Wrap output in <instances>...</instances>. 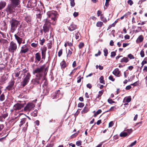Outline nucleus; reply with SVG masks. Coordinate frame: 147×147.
I'll list each match as a JSON object with an SVG mask.
<instances>
[{
	"instance_id": "f257e3e1",
	"label": "nucleus",
	"mask_w": 147,
	"mask_h": 147,
	"mask_svg": "<svg viewBox=\"0 0 147 147\" xmlns=\"http://www.w3.org/2000/svg\"><path fill=\"white\" fill-rule=\"evenodd\" d=\"M43 21L44 23L43 27V30L45 33L49 32V29L51 28V24H52L53 25L55 24V22H51L50 19H48L47 18L45 19Z\"/></svg>"
},
{
	"instance_id": "f03ea898",
	"label": "nucleus",
	"mask_w": 147,
	"mask_h": 147,
	"mask_svg": "<svg viewBox=\"0 0 147 147\" xmlns=\"http://www.w3.org/2000/svg\"><path fill=\"white\" fill-rule=\"evenodd\" d=\"M45 65H44L37 67L35 70L33 71V73L34 74H36V75H40V77H43V73L45 71V74L47 68H45Z\"/></svg>"
},
{
	"instance_id": "7ed1b4c3",
	"label": "nucleus",
	"mask_w": 147,
	"mask_h": 147,
	"mask_svg": "<svg viewBox=\"0 0 147 147\" xmlns=\"http://www.w3.org/2000/svg\"><path fill=\"white\" fill-rule=\"evenodd\" d=\"M11 24L10 31L13 33L16 30V28L20 24V22L15 19L11 18L9 21Z\"/></svg>"
},
{
	"instance_id": "20e7f679",
	"label": "nucleus",
	"mask_w": 147,
	"mask_h": 147,
	"mask_svg": "<svg viewBox=\"0 0 147 147\" xmlns=\"http://www.w3.org/2000/svg\"><path fill=\"white\" fill-rule=\"evenodd\" d=\"M18 49L17 45L16 42L13 41H11L10 42L8 48V50L9 52L13 54L18 50Z\"/></svg>"
},
{
	"instance_id": "39448f33",
	"label": "nucleus",
	"mask_w": 147,
	"mask_h": 147,
	"mask_svg": "<svg viewBox=\"0 0 147 147\" xmlns=\"http://www.w3.org/2000/svg\"><path fill=\"white\" fill-rule=\"evenodd\" d=\"M47 14L48 17L47 18L50 19L51 21L55 23L57 19V12L55 11H49L47 13Z\"/></svg>"
},
{
	"instance_id": "423d86ee",
	"label": "nucleus",
	"mask_w": 147,
	"mask_h": 147,
	"mask_svg": "<svg viewBox=\"0 0 147 147\" xmlns=\"http://www.w3.org/2000/svg\"><path fill=\"white\" fill-rule=\"evenodd\" d=\"M23 73H25V77L23 79V81L21 83L23 87L25 86L28 82L31 76L30 73L26 71V70L24 69Z\"/></svg>"
},
{
	"instance_id": "0eeeda50",
	"label": "nucleus",
	"mask_w": 147,
	"mask_h": 147,
	"mask_svg": "<svg viewBox=\"0 0 147 147\" xmlns=\"http://www.w3.org/2000/svg\"><path fill=\"white\" fill-rule=\"evenodd\" d=\"M36 78L32 80L31 82L34 84H41L42 82V80H45V77H40V75H36Z\"/></svg>"
},
{
	"instance_id": "6e6552de",
	"label": "nucleus",
	"mask_w": 147,
	"mask_h": 147,
	"mask_svg": "<svg viewBox=\"0 0 147 147\" xmlns=\"http://www.w3.org/2000/svg\"><path fill=\"white\" fill-rule=\"evenodd\" d=\"M19 8L20 7L14 4H9L6 8L7 12L10 13H13L15 11L16 7Z\"/></svg>"
},
{
	"instance_id": "1a4fd4ad",
	"label": "nucleus",
	"mask_w": 147,
	"mask_h": 147,
	"mask_svg": "<svg viewBox=\"0 0 147 147\" xmlns=\"http://www.w3.org/2000/svg\"><path fill=\"white\" fill-rule=\"evenodd\" d=\"M37 3L36 0H30L28 1L26 5V7L28 8L32 9L36 5Z\"/></svg>"
},
{
	"instance_id": "9d476101",
	"label": "nucleus",
	"mask_w": 147,
	"mask_h": 147,
	"mask_svg": "<svg viewBox=\"0 0 147 147\" xmlns=\"http://www.w3.org/2000/svg\"><path fill=\"white\" fill-rule=\"evenodd\" d=\"M29 49V46L28 44L22 45L21 47L20 53H25L28 51Z\"/></svg>"
},
{
	"instance_id": "9b49d317",
	"label": "nucleus",
	"mask_w": 147,
	"mask_h": 147,
	"mask_svg": "<svg viewBox=\"0 0 147 147\" xmlns=\"http://www.w3.org/2000/svg\"><path fill=\"white\" fill-rule=\"evenodd\" d=\"M20 34L19 32H18L16 34H15L14 35L15 39L17 41L19 46H20L23 41L22 38L21 37L22 36L20 37Z\"/></svg>"
},
{
	"instance_id": "f8f14e48",
	"label": "nucleus",
	"mask_w": 147,
	"mask_h": 147,
	"mask_svg": "<svg viewBox=\"0 0 147 147\" xmlns=\"http://www.w3.org/2000/svg\"><path fill=\"white\" fill-rule=\"evenodd\" d=\"M14 81L13 80H11L8 83V85L6 87V89L8 90H12L14 88Z\"/></svg>"
},
{
	"instance_id": "ddd939ff",
	"label": "nucleus",
	"mask_w": 147,
	"mask_h": 147,
	"mask_svg": "<svg viewBox=\"0 0 147 147\" xmlns=\"http://www.w3.org/2000/svg\"><path fill=\"white\" fill-rule=\"evenodd\" d=\"M24 104L17 103L13 106V108L14 110H20L24 107Z\"/></svg>"
},
{
	"instance_id": "4468645a",
	"label": "nucleus",
	"mask_w": 147,
	"mask_h": 147,
	"mask_svg": "<svg viewBox=\"0 0 147 147\" xmlns=\"http://www.w3.org/2000/svg\"><path fill=\"white\" fill-rule=\"evenodd\" d=\"M35 107V105L32 103H28L24 108L25 111H30Z\"/></svg>"
},
{
	"instance_id": "2eb2a0df",
	"label": "nucleus",
	"mask_w": 147,
	"mask_h": 147,
	"mask_svg": "<svg viewBox=\"0 0 147 147\" xmlns=\"http://www.w3.org/2000/svg\"><path fill=\"white\" fill-rule=\"evenodd\" d=\"M41 59L40 54V53H38L35 54V63H38L40 61Z\"/></svg>"
},
{
	"instance_id": "dca6fc26",
	"label": "nucleus",
	"mask_w": 147,
	"mask_h": 147,
	"mask_svg": "<svg viewBox=\"0 0 147 147\" xmlns=\"http://www.w3.org/2000/svg\"><path fill=\"white\" fill-rule=\"evenodd\" d=\"M47 50V48L45 47L41 49L42 59L44 60H45V58Z\"/></svg>"
},
{
	"instance_id": "f3484780",
	"label": "nucleus",
	"mask_w": 147,
	"mask_h": 147,
	"mask_svg": "<svg viewBox=\"0 0 147 147\" xmlns=\"http://www.w3.org/2000/svg\"><path fill=\"white\" fill-rule=\"evenodd\" d=\"M113 74L117 77H119L120 76V71L119 69L117 68L115 69L113 72Z\"/></svg>"
},
{
	"instance_id": "a211bd4d",
	"label": "nucleus",
	"mask_w": 147,
	"mask_h": 147,
	"mask_svg": "<svg viewBox=\"0 0 147 147\" xmlns=\"http://www.w3.org/2000/svg\"><path fill=\"white\" fill-rule=\"evenodd\" d=\"M12 4H14L20 7V0H9Z\"/></svg>"
},
{
	"instance_id": "6ab92c4d",
	"label": "nucleus",
	"mask_w": 147,
	"mask_h": 147,
	"mask_svg": "<svg viewBox=\"0 0 147 147\" xmlns=\"http://www.w3.org/2000/svg\"><path fill=\"white\" fill-rule=\"evenodd\" d=\"M77 28V26L76 25L72 24L70 25L68 28L69 30L72 31L75 30Z\"/></svg>"
},
{
	"instance_id": "aec40b11",
	"label": "nucleus",
	"mask_w": 147,
	"mask_h": 147,
	"mask_svg": "<svg viewBox=\"0 0 147 147\" xmlns=\"http://www.w3.org/2000/svg\"><path fill=\"white\" fill-rule=\"evenodd\" d=\"M87 105L86 104L83 109L81 111L82 114H84L87 113L89 110V108L87 107Z\"/></svg>"
},
{
	"instance_id": "412c9836",
	"label": "nucleus",
	"mask_w": 147,
	"mask_h": 147,
	"mask_svg": "<svg viewBox=\"0 0 147 147\" xmlns=\"http://www.w3.org/2000/svg\"><path fill=\"white\" fill-rule=\"evenodd\" d=\"M6 4V2L5 1H1L0 2V10L3 8L5 6Z\"/></svg>"
},
{
	"instance_id": "4be33fe9",
	"label": "nucleus",
	"mask_w": 147,
	"mask_h": 147,
	"mask_svg": "<svg viewBox=\"0 0 147 147\" xmlns=\"http://www.w3.org/2000/svg\"><path fill=\"white\" fill-rule=\"evenodd\" d=\"M131 100V97L130 96L125 97L123 100V102H129Z\"/></svg>"
},
{
	"instance_id": "5701e85b",
	"label": "nucleus",
	"mask_w": 147,
	"mask_h": 147,
	"mask_svg": "<svg viewBox=\"0 0 147 147\" xmlns=\"http://www.w3.org/2000/svg\"><path fill=\"white\" fill-rule=\"evenodd\" d=\"M144 39V37L142 35H140L139 36L138 38L136 40V42L138 43L140 42H142Z\"/></svg>"
},
{
	"instance_id": "b1692460",
	"label": "nucleus",
	"mask_w": 147,
	"mask_h": 147,
	"mask_svg": "<svg viewBox=\"0 0 147 147\" xmlns=\"http://www.w3.org/2000/svg\"><path fill=\"white\" fill-rule=\"evenodd\" d=\"M71 50L70 49H69L68 51V52L67 53V58H70L71 57V55L72 54V51H73L72 49L70 48Z\"/></svg>"
},
{
	"instance_id": "393cba45",
	"label": "nucleus",
	"mask_w": 147,
	"mask_h": 147,
	"mask_svg": "<svg viewBox=\"0 0 147 147\" xmlns=\"http://www.w3.org/2000/svg\"><path fill=\"white\" fill-rule=\"evenodd\" d=\"M61 67L62 68H64L66 67V63L64 61H63L60 63Z\"/></svg>"
},
{
	"instance_id": "a878e982",
	"label": "nucleus",
	"mask_w": 147,
	"mask_h": 147,
	"mask_svg": "<svg viewBox=\"0 0 147 147\" xmlns=\"http://www.w3.org/2000/svg\"><path fill=\"white\" fill-rule=\"evenodd\" d=\"M129 61V60L127 57H124L121 59L120 62L121 63L125 62L126 63Z\"/></svg>"
},
{
	"instance_id": "bb28decb",
	"label": "nucleus",
	"mask_w": 147,
	"mask_h": 147,
	"mask_svg": "<svg viewBox=\"0 0 147 147\" xmlns=\"http://www.w3.org/2000/svg\"><path fill=\"white\" fill-rule=\"evenodd\" d=\"M56 95L54 96H53V98H57L59 97V95L60 93V90H58L57 93H56Z\"/></svg>"
},
{
	"instance_id": "cd10ccee",
	"label": "nucleus",
	"mask_w": 147,
	"mask_h": 147,
	"mask_svg": "<svg viewBox=\"0 0 147 147\" xmlns=\"http://www.w3.org/2000/svg\"><path fill=\"white\" fill-rule=\"evenodd\" d=\"M119 136L121 137H125L127 136V134L126 133V132L123 131L121 133Z\"/></svg>"
},
{
	"instance_id": "c85d7f7f",
	"label": "nucleus",
	"mask_w": 147,
	"mask_h": 147,
	"mask_svg": "<svg viewBox=\"0 0 147 147\" xmlns=\"http://www.w3.org/2000/svg\"><path fill=\"white\" fill-rule=\"evenodd\" d=\"M102 112V111L100 109H98L96 112H95V111H93V113H94V117H96L97 115L100 113Z\"/></svg>"
},
{
	"instance_id": "c756f323",
	"label": "nucleus",
	"mask_w": 147,
	"mask_h": 147,
	"mask_svg": "<svg viewBox=\"0 0 147 147\" xmlns=\"http://www.w3.org/2000/svg\"><path fill=\"white\" fill-rule=\"evenodd\" d=\"M125 131H126L125 132H126V133L127 134V136H128L132 132L133 130L132 129H125Z\"/></svg>"
},
{
	"instance_id": "7c9ffc66",
	"label": "nucleus",
	"mask_w": 147,
	"mask_h": 147,
	"mask_svg": "<svg viewBox=\"0 0 147 147\" xmlns=\"http://www.w3.org/2000/svg\"><path fill=\"white\" fill-rule=\"evenodd\" d=\"M25 20L27 22H30L31 21V18L30 16H27L25 18Z\"/></svg>"
},
{
	"instance_id": "2f4dec72",
	"label": "nucleus",
	"mask_w": 147,
	"mask_h": 147,
	"mask_svg": "<svg viewBox=\"0 0 147 147\" xmlns=\"http://www.w3.org/2000/svg\"><path fill=\"white\" fill-rule=\"evenodd\" d=\"M26 121V119L25 118H23L21 119V120L20 122V124L19 125L21 127V126Z\"/></svg>"
},
{
	"instance_id": "473e14b6",
	"label": "nucleus",
	"mask_w": 147,
	"mask_h": 147,
	"mask_svg": "<svg viewBox=\"0 0 147 147\" xmlns=\"http://www.w3.org/2000/svg\"><path fill=\"white\" fill-rule=\"evenodd\" d=\"M103 24L102 22L100 21L98 22L96 24V26L98 27H101L103 25Z\"/></svg>"
},
{
	"instance_id": "72a5a7b5",
	"label": "nucleus",
	"mask_w": 147,
	"mask_h": 147,
	"mask_svg": "<svg viewBox=\"0 0 147 147\" xmlns=\"http://www.w3.org/2000/svg\"><path fill=\"white\" fill-rule=\"evenodd\" d=\"M37 111L36 110H34L33 112L31 113V115L32 116L35 117L37 116Z\"/></svg>"
},
{
	"instance_id": "f704fd0d",
	"label": "nucleus",
	"mask_w": 147,
	"mask_h": 147,
	"mask_svg": "<svg viewBox=\"0 0 147 147\" xmlns=\"http://www.w3.org/2000/svg\"><path fill=\"white\" fill-rule=\"evenodd\" d=\"M147 63V57H145L141 63L142 67L146 63Z\"/></svg>"
},
{
	"instance_id": "c9c22d12",
	"label": "nucleus",
	"mask_w": 147,
	"mask_h": 147,
	"mask_svg": "<svg viewBox=\"0 0 147 147\" xmlns=\"http://www.w3.org/2000/svg\"><path fill=\"white\" fill-rule=\"evenodd\" d=\"M0 95V100L1 101H3L5 99V96L4 94L3 93Z\"/></svg>"
},
{
	"instance_id": "e433bc0d",
	"label": "nucleus",
	"mask_w": 147,
	"mask_h": 147,
	"mask_svg": "<svg viewBox=\"0 0 147 147\" xmlns=\"http://www.w3.org/2000/svg\"><path fill=\"white\" fill-rule=\"evenodd\" d=\"M104 92V91L103 90L99 91L98 92L99 94L98 95L97 97V98H99L102 95V94H103Z\"/></svg>"
},
{
	"instance_id": "4c0bfd02",
	"label": "nucleus",
	"mask_w": 147,
	"mask_h": 147,
	"mask_svg": "<svg viewBox=\"0 0 147 147\" xmlns=\"http://www.w3.org/2000/svg\"><path fill=\"white\" fill-rule=\"evenodd\" d=\"M100 82L102 84H104V78L103 76H101L99 78Z\"/></svg>"
},
{
	"instance_id": "58836bf2",
	"label": "nucleus",
	"mask_w": 147,
	"mask_h": 147,
	"mask_svg": "<svg viewBox=\"0 0 147 147\" xmlns=\"http://www.w3.org/2000/svg\"><path fill=\"white\" fill-rule=\"evenodd\" d=\"M101 20L102 21L104 22H107V20L104 17L102 16V15H101L100 17Z\"/></svg>"
},
{
	"instance_id": "ea45409f",
	"label": "nucleus",
	"mask_w": 147,
	"mask_h": 147,
	"mask_svg": "<svg viewBox=\"0 0 147 147\" xmlns=\"http://www.w3.org/2000/svg\"><path fill=\"white\" fill-rule=\"evenodd\" d=\"M103 51L104 53V55L105 57H107L108 53L107 49L106 48H105L104 49Z\"/></svg>"
},
{
	"instance_id": "a19ab883",
	"label": "nucleus",
	"mask_w": 147,
	"mask_h": 147,
	"mask_svg": "<svg viewBox=\"0 0 147 147\" xmlns=\"http://www.w3.org/2000/svg\"><path fill=\"white\" fill-rule=\"evenodd\" d=\"M20 72V70L18 69V70L15 73V77H18L19 76Z\"/></svg>"
},
{
	"instance_id": "79ce46f5",
	"label": "nucleus",
	"mask_w": 147,
	"mask_h": 147,
	"mask_svg": "<svg viewBox=\"0 0 147 147\" xmlns=\"http://www.w3.org/2000/svg\"><path fill=\"white\" fill-rule=\"evenodd\" d=\"M84 106V104L83 103L80 102L78 104V107H79L82 108Z\"/></svg>"
},
{
	"instance_id": "37998d69",
	"label": "nucleus",
	"mask_w": 147,
	"mask_h": 147,
	"mask_svg": "<svg viewBox=\"0 0 147 147\" xmlns=\"http://www.w3.org/2000/svg\"><path fill=\"white\" fill-rule=\"evenodd\" d=\"M70 5L72 7H74L75 5L74 0H70Z\"/></svg>"
},
{
	"instance_id": "c03bdc74",
	"label": "nucleus",
	"mask_w": 147,
	"mask_h": 147,
	"mask_svg": "<svg viewBox=\"0 0 147 147\" xmlns=\"http://www.w3.org/2000/svg\"><path fill=\"white\" fill-rule=\"evenodd\" d=\"M128 57L130 59H134L135 58L134 56L131 54H129L128 55Z\"/></svg>"
},
{
	"instance_id": "a18cd8bd",
	"label": "nucleus",
	"mask_w": 147,
	"mask_h": 147,
	"mask_svg": "<svg viewBox=\"0 0 147 147\" xmlns=\"http://www.w3.org/2000/svg\"><path fill=\"white\" fill-rule=\"evenodd\" d=\"M82 142L81 141L79 140L77 141L76 143V145L78 146H79L81 145Z\"/></svg>"
},
{
	"instance_id": "49530a36",
	"label": "nucleus",
	"mask_w": 147,
	"mask_h": 147,
	"mask_svg": "<svg viewBox=\"0 0 147 147\" xmlns=\"http://www.w3.org/2000/svg\"><path fill=\"white\" fill-rule=\"evenodd\" d=\"M84 46V43L81 42L79 44V47L80 49H81Z\"/></svg>"
},
{
	"instance_id": "de8ad7c7",
	"label": "nucleus",
	"mask_w": 147,
	"mask_h": 147,
	"mask_svg": "<svg viewBox=\"0 0 147 147\" xmlns=\"http://www.w3.org/2000/svg\"><path fill=\"white\" fill-rule=\"evenodd\" d=\"M140 55H141V56L142 57H144V50L143 49L141 50L140 53Z\"/></svg>"
},
{
	"instance_id": "09e8293b",
	"label": "nucleus",
	"mask_w": 147,
	"mask_h": 147,
	"mask_svg": "<svg viewBox=\"0 0 147 147\" xmlns=\"http://www.w3.org/2000/svg\"><path fill=\"white\" fill-rule=\"evenodd\" d=\"M116 55V53L115 51L112 52L111 53V56L112 57H114Z\"/></svg>"
},
{
	"instance_id": "8fccbe9b",
	"label": "nucleus",
	"mask_w": 147,
	"mask_h": 147,
	"mask_svg": "<svg viewBox=\"0 0 147 147\" xmlns=\"http://www.w3.org/2000/svg\"><path fill=\"white\" fill-rule=\"evenodd\" d=\"M136 143V141H135L134 142L132 143L129 146V147H131L135 145Z\"/></svg>"
},
{
	"instance_id": "3c124183",
	"label": "nucleus",
	"mask_w": 147,
	"mask_h": 147,
	"mask_svg": "<svg viewBox=\"0 0 147 147\" xmlns=\"http://www.w3.org/2000/svg\"><path fill=\"white\" fill-rule=\"evenodd\" d=\"M127 3L128 4H129L130 5H132L133 4V2L131 0H129L128 1Z\"/></svg>"
},
{
	"instance_id": "603ef678",
	"label": "nucleus",
	"mask_w": 147,
	"mask_h": 147,
	"mask_svg": "<svg viewBox=\"0 0 147 147\" xmlns=\"http://www.w3.org/2000/svg\"><path fill=\"white\" fill-rule=\"evenodd\" d=\"M109 80H111L112 81H114L115 79L113 78V76H110L109 77Z\"/></svg>"
},
{
	"instance_id": "864d4df0",
	"label": "nucleus",
	"mask_w": 147,
	"mask_h": 147,
	"mask_svg": "<svg viewBox=\"0 0 147 147\" xmlns=\"http://www.w3.org/2000/svg\"><path fill=\"white\" fill-rule=\"evenodd\" d=\"M108 102L110 104L114 103H115V101L111 99H108Z\"/></svg>"
},
{
	"instance_id": "5fc2aeb1",
	"label": "nucleus",
	"mask_w": 147,
	"mask_h": 147,
	"mask_svg": "<svg viewBox=\"0 0 147 147\" xmlns=\"http://www.w3.org/2000/svg\"><path fill=\"white\" fill-rule=\"evenodd\" d=\"M40 44L42 45H43V43L45 42V40L44 38H43L41 40L40 39Z\"/></svg>"
},
{
	"instance_id": "6e6d98bb",
	"label": "nucleus",
	"mask_w": 147,
	"mask_h": 147,
	"mask_svg": "<svg viewBox=\"0 0 147 147\" xmlns=\"http://www.w3.org/2000/svg\"><path fill=\"white\" fill-rule=\"evenodd\" d=\"M62 53V50L61 49L58 52V56L59 57H60Z\"/></svg>"
},
{
	"instance_id": "4d7b16f0",
	"label": "nucleus",
	"mask_w": 147,
	"mask_h": 147,
	"mask_svg": "<svg viewBox=\"0 0 147 147\" xmlns=\"http://www.w3.org/2000/svg\"><path fill=\"white\" fill-rule=\"evenodd\" d=\"M31 45L32 47H36L37 46V44L32 43L31 44Z\"/></svg>"
},
{
	"instance_id": "13d9d810",
	"label": "nucleus",
	"mask_w": 147,
	"mask_h": 147,
	"mask_svg": "<svg viewBox=\"0 0 147 147\" xmlns=\"http://www.w3.org/2000/svg\"><path fill=\"white\" fill-rule=\"evenodd\" d=\"M83 78V77H81L80 76L78 78V80L77 81V83H79L81 81V79Z\"/></svg>"
},
{
	"instance_id": "bf43d9fd",
	"label": "nucleus",
	"mask_w": 147,
	"mask_h": 147,
	"mask_svg": "<svg viewBox=\"0 0 147 147\" xmlns=\"http://www.w3.org/2000/svg\"><path fill=\"white\" fill-rule=\"evenodd\" d=\"M110 0H106L105 5L106 7H107L109 5V2Z\"/></svg>"
},
{
	"instance_id": "052dcab7",
	"label": "nucleus",
	"mask_w": 147,
	"mask_h": 147,
	"mask_svg": "<svg viewBox=\"0 0 147 147\" xmlns=\"http://www.w3.org/2000/svg\"><path fill=\"white\" fill-rule=\"evenodd\" d=\"M80 35V33H78V32L76 33L75 34V38L76 39H77L79 38V35Z\"/></svg>"
},
{
	"instance_id": "680f3d73",
	"label": "nucleus",
	"mask_w": 147,
	"mask_h": 147,
	"mask_svg": "<svg viewBox=\"0 0 147 147\" xmlns=\"http://www.w3.org/2000/svg\"><path fill=\"white\" fill-rule=\"evenodd\" d=\"M102 15V12L100 10H98L97 12V15L98 16H101V15Z\"/></svg>"
},
{
	"instance_id": "e2e57ef3",
	"label": "nucleus",
	"mask_w": 147,
	"mask_h": 147,
	"mask_svg": "<svg viewBox=\"0 0 147 147\" xmlns=\"http://www.w3.org/2000/svg\"><path fill=\"white\" fill-rule=\"evenodd\" d=\"M36 17L37 18L41 19L42 17L40 13L37 14L36 15Z\"/></svg>"
},
{
	"instance_id": "0e129e2a",
	"label": "nucleus",
	"mask_w": 147,
	"mask_h": 147,
	"mask_svg": "<svg viewBox=\"0 0 147 147\" xmlns=\"http://www.w3.org/2000/svg\"><path fill=\"white\" fill-rule=\"evenodd\" d=\"M116 108L115 106L112 107L109 109V111H113L114 109H116Z\"/></svg>"
},
{
	"instance_id": "69168bd1",
	"label": "nucleus",
	"mask_w": 147,
	"mask_h": 147,
	"mask_svg": "<svg viewBox=\"0 0 147 147\" xmlns=\"http://www.w3.org/2000/svg\"><path fill=\"white\" fill-rule=\"evenodd\" d=\"M113 122L111 121L109 123V127H111L113 125Z\"/></svg>"
},
{
	"instance_id": "338daca9",
	"label": "nucleus",
	"mask_w": 147,
	"mask_h": 147,
	"mask_svg": "<svg viewBox=\"0 0 147 147\" xmlns=\"http://www.w3.org/2000/svg\"><path fill=\"white\" fill-rule=\"evenodd\" d=\"M86 86L87 88L89 89H90L92 87V85L90 83L87 84L86 85Z\"/></svg>"
},
{
	"instance_id": "774afa93",
	"label": "nucleus",
	"mask_w": 147,
	"mask_h": 147,
	"mask_svg": "<svg viewBox=\"0 0 147 147\" xmlns=\"http://www.w3.org/2000/svg\"><path fill=\"white\" fill-rule=\"evenodd\" d=\"M53 144L52 143H50L46 146V147H53Z\"/></svg>"
}]
</instances>
